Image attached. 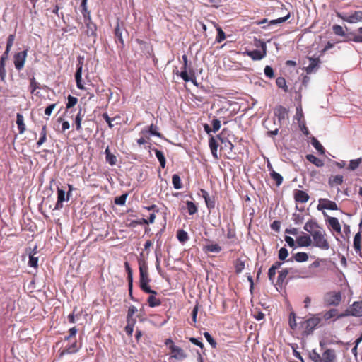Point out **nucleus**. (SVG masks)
<instances>
[{
    "mask_svg": "<svg viewBox=\"0 0 362 362\" xmlns=\"http://www.w3.org/2000/svg\"><path fill=\"white\" fill-rule=\"evenodd\" d=\"M139 267L140 276L139 284L141 289L146 293L157 295V292L151 289L148 286L151 279L148 277L147 263L144 259H139Z\"/></svg>",
    "mask_w": 362,
    "mask_h": 362,
    "instance_id": "nucleus-1",
    "label": "nucleus"
},
{
    "mask_svg": "<svg viewBox=\"0 0 362 362\" xmlns=\"http://www.w3.org/2000/svg\"><path fill=\"white\" fill-rule=\"evenodd\" d=\"M311 235L314 246L323 250H327L329 248V244L326 238V233L323 228H318Z\"/></svg>",
    "mask_w": 362,
    "mask_h": 362,
    "instance_id": "nucleus-2",
    "label": "nucleus"
},
{
    "mask_svg": "<svg viewBox=\"0 0 362 362\" xmlns=\"http://www.w3.org/2000/svg\"><path fill=\"white\" fill-rule=\"evenodd\" d=\"M320 322L321 317H319V315H312L310 318L305 320L302 324V327L304 329L303 333L307 336L311 334Z\"/></svg>",
    "mask_w": 362,
    "mask_h": 362,
    "instance_id": "nucleus-3",
    "label": "nucleus"
},
{
    "mask_svg": "<svg viewBox=\"0 0 362 362\" xmlns=\"http://www.w3.org/2000/svg\"><path fill=\"white\" fill-rule=\"evenodd\" d=\"M341 301V291H329L327 292L323 297V302L326 306H337Z\"/></svg>",
    "mask_w": 362,
    "mask_h": 362,
    "instance_id": "nucleus-4",
    "label": "nucleus"
},
{
    "mask_svg": "<svg viewBox=\"0 0 362 362\" xmlns=\"http://www.w3.org/2000/svg\"><path fill=\"white\" fill-rule=\"evenodd\" d=\"M262 51L255 49L252 51H246L245 52V54L251 57L253 60H261L263 59L267 54V46L264 42L260 40L258 41Z\"/></svg>",
    "mask_w": 362,
    "mask_h": 362,
    "instance_id": "nucleus-5",
    "label": "nucleus"
},
{
    "mask_svg": "<svg viewBox=\"0 0 362 362\" xmlns=\"http://www.w3.org/2000/svg\"><path fill=\"white\" fill-rule=\"evenodd\" d=\"M337 15L339 18L349 23H355L358 21H362V11H356L351 15L343 14L341 13H337Z\"/></svg>",
    "mask_w": 362,
    "mask_h": 362,
    "instance_id": "nucleus-6",
    "label": "nucleus"
},
{
    "mask_svg": "<svg viewBox=\"0 0 362 362\" xmlns=\"http://www.w3.org/2000/svg\"><path fill=\"white\" fill-rule=\"evenodd\" d=\"M228 130L223 129L220 134L217 136V139L221 141V148L227 150L228 153L232 152L233 145L232 143L226 137Z\"/></svg>",
    "mask_w": 362,
    "mask_h": 362,
    "instance_id": "nucleus-7",
    "label": "nucleus"
},
{
    "mask_svg": "<svg viewBox=\"0 0 362 362\" xmlns=\"http://www.w3.org/2000/svg\"><path fill=\"white\" fill-rule=\"evenodd\" d=\"M26 57H27V50H24L23 52H18L14 55L13 62H14L15 67L17 70L20 71L23 68Z\"/></svg>",
    "mask_w": 362,
    "mask_h": 362,
    "instance_id": "nucleus-8",
    "label": "nucleus"
},
{
    "mask_svg": "<svg viewBox=\"0 0 362 362\" xmlns=\"http://www.w3.org/2000/svg\"><path fill=\"white\" fill-rule=\"evenodd\" d=\"M317 208L318 210H322V209L337 210L338 209L337 204L334 202L329 200L327 199H320L319 204Z\"/></svg>",
    "mask_w": 362,
    "mask_h": 362,
    "instance_id": "nucleus-9",
    "label": "nucleus"
},
{
    "mask_svg": "<svg viewBox=\"0 0 362 362\" xmlns=\"http://www.w3.org/2000/svg\"><path fill=\"white\" fill-rule=\"evenodd\" d=\"M70 344L67 345L64 349H63L60 354L59 356H62L65 354H71L76 353L78 349H80V345L77 343L76 340L74 339L73 341H69Z\"/></svg>",
    "mask_w": 362,
    "mask_h": 362,
    "instance_id": "nucleus-10",
    "label": "nucleus"
},
{
    "mask_svg": "<svg viewBox=\"0 0 362 362\" xmlns=\"http://www.w3.org/2000/svg\"><path fill=\"white\" fill-rule=\"evenodd\" d=\"M310 64L307 67H305V70L308 74L315 72L320 67V59L319 57L313 58V57H308Z\"/></svg>",
    "mask_w": 362,
    "mask_h": 362,
    "instance_id": "nucleus-11",
    "label": "nucleus"
},
{
    "mask_svg": "<svg viewBox=\"0 0 362 362\" xmlns=\"http://www.w3.org/2000/svg\"><path fill=\"white\" fill-rule=\"evenodd\" d=\"M169 348L171 352L173 354V357L179 360H182L187 357V354L180 347L175 344H172Z\"/></svg>",
    "mask_w": 362,
    "mask_h": 362,
    "instance_id": "nucleus-12",
    "label": "nucleus"
},
{
    "mask_svg": "<svg viewBox=\"0 0 362 362\" xmlns=\"http://www.w3.org/2000/svg\"><path fill=\"white\" fill-rule=\"evenodd\" d=\"M322 362H336L337 356L335 351L332 349H326L322 355Z\"/></svg>",
    "mask_w": 362,
    "mask_h": 362,
    "instance_id": "nucleus-13",
    "label": "nucleus"
},
{
    "mask_svg": "<svg viewBox=\"0 0 362 362\" xmlns=\"http://www.w3.org/2000/svg\"><path fill=\"white\" fill-rule=\"evenodd\" d=\"M294 199L296 202L305 203L309 199V195L303 190L296 189L293 192Z\"/></svg>",
    "mask_w": 362,
    "mask_h": 362,
    "instance_id": "nucleus-14",
    "label": "nucleus"
},
{
    "mask_svg": "<svg viewBox=\"0 0 362 362\" xmlns=\"http://www.w3.org/2000/svg\"><path fill=\"white\" fill-rule=\"evenodd\" d=\"M66 201V192L64 189L57 188V201L54 209L59 210L63 207V202Z\"/></svg>",
    "mask_w": 362,
    "mask_h": 362,
    "instance_id": "nucleus-15",
    "label": "nucleus"
},
{
    "mask_svg": "<svg viewBox=\"0 0 362 362\" xmlns=\"http://www.w3.org/2000/svg\"><path fill=\"white\" fill-rule=\"evenodd\" d=\"M201 193L205 200L206 205L209 210L215 208V199L214 197H210L205 189H201Z\"/></svg>",
    "mask_w": 362,
    "mask_h": 362,
    "instance_id": "nucleus-16",
    "label": "nucleus"
},
{
    "mask_svg": "<svg viewBox=\"0 0 362 362\" xmlns=\"http://www.w3.org/2000/svg\"><path fill=\"white\" fill-rule=\"evenodd\" d=\"M274 115L281 123L288 117V110L284 107L279 105L275 108Z\"/></svg>",
    "mask_w": 362,
    "mask_h": 362,
    "instance_id": "nucleus-17",
    "label": "nucleus"
},
{
    "mask_svg": "<svg viewBox=\"0 0 362 362\" xmlns=\"http://www.w3.org/2000/svg\"><path fill=\"white\" fill-rule=\"evenodd\" d=\"M350 313L352 316L361 317L362 316V302H354L351 307H349Z\"/></svg>",
    "mask_w": 362,
    "mask_h": 362,
    "instance_id": "nucleus-18",
    "label": "nucleus"
},
{
    "mask_svg": "<svg viewBox=\"0 0 362 362\" xmlns=\"http://www.w3.org/2000/svg\"><path fill=\"white\" fill-rule=\"evenodd\" d=\"M296 243L299 247H308L312 244V239L309 235L304 234L296 238Z\"/></svg>",
    "mask_w": 362,
    "mask_h": 362,
    "instance_id": "nucleus-19",
    "label": "nucleus"
},
{
    "mask_svg": "<svg viewBox=\"0 0 362 362\" xmlns=\"http://www.w3.org/2000/svg\"><path fill=\"white\" fill-rule=\"evenodd\" d=\"M320 228L321 227L318 225V223L313 220H309L307 221L303 227L304 230L310 233L311 235H313L315 231H317V230Z\"/></svg>",
    "mask_w": 362,
    "mask_h": 362,
    "instance_id": "nucleus-20",
    "label": "nucleus"
},
{
    "mask_svg": "<svg viewBox=\"0 0 362 362\" xmlns=\"http://www.w3.org/2000/svg\"><path fill=\"white\" fill-rule=\"evenodd\" d=\"M75 79L76 82L77 88L83 90L84 86L82 84V64H79L77 65L76 72L75 74Z\"/></svg>",
    "mask_w": 362,
    "mask_h": 362,
    "instance_id": "nucleus-21",
    "label": "nucleus"
},
{
    "mask_svg": "<svg viewBox=\"0 0 362 362\" xmlns=\"http://www.w3.org/2000/svg\"><path fill=\"white\" fill-rule=\"evenodd\" d=\"M327 223L330 228H332L334 230L337 232L338 233H341V225L339 222V220L335 217H328Z\"/></svg>",
    "mask_w": 362,
    "mask_h": 362,
    "instance_id": "nucleus-22",
    "label": "nucleus"
},
{
    "mask_svg": "<svg viewBox=\"0 0 362 362\" xmlns=\"http://www.w3.org/2000/svg\"><path fill=\"white\" fill-rule=\"evenodd\" d=\"M85 23L86 25L87 28V35L88 36H92L93 37H96V30H97V26L95 23H93L91 20H86L85 21Z\"/></svg>",
    "mask_w": 362,
    "mask_h": 362,
    "instance_id": "nucleus-23",
    "label": "nucleus"
},
{
    "mask_svg": "<svg viewBox=\"0 0 362 362\" xmlns=\"http://www.w3.org/2000/svg\"><path fill=\"white\" fill-rule=\"evenodd\" d=\"M308 259V255L306 252H297L291 258L288 259V262H293L296 260L298 262H304Z\"/></svg>",
    "mask_w": 362,
    "mask_h": 362,
    "instance_id": "nucleus-24",
    "label": "nucleus"
},
{
    "mask_svg": "<svg viewBox=\"0 0 362 362\" xmlns=\"http://www.w3.org/2000/svg\"><path fill=\"white\" fill-rule=\"evenodd\" d=\"M337 313H338V310L335 308H332V309H330L329 310L326 311L325 313H318L317 315H319V317L321 315L322 317L325 321H328L333 317H337Z\"/></svg>",
    "mask_w": 362,
    "mask_h": 362,
    "instance_id": "nucleus-25",
    "label": "nucleus"
},
{
    "mask_svg": "<svg viewBox=\"0 0 362 362\" xmlns=\"http://www.w3.org/2000/svg\"><path fill=\"white\" fill-rule=\"evenodd\" d=\"M361 232H358L354 238V248L357 254H360L361 251Z\"/></svg>",
    "mask_w": 362,
    "mask_h": 362,
    "instance_id": "nucleus-26",
    "label": "nucleus"
},
{
    "mask_svg": "<svg viewBox=\"0 0 362 362\" xmlns=\"http://www.w3.org/2000/svg\"><path fill=\"white\" fill-rule=\"evenodd\" d=\"M209 147H210V149H211V153H212L214 158H218L217 148L218 146V144L216 139L214 137L211 136L209 139Z\"/></svg>",
    "mask_w": 362,
    "mask_h": 362,
    "instance_id": "nucleus-27",
    "label": "nucleus"
},
{
    "mask_svg": "<svg viewBox=\"0 0 362 362\" xmlns=\"http://www.w3.org/2000/svg\"><path fill=\"white\" fill-rule=\"evenodd\" d=\"M105 154L106 162L108 163L110 165H115L117 163V158L110 152L109 147L106 148Z\"/></svg>",
    "mask_w": 362,
    "mask_h": 362,
    "instance_id": "nucleus-28",
    "label": "nucleus"
},
{
    "mask_svg": "<svg viewBox=\"0 0 362 362\" xmlns=\"http://www.w3.org/2000/svg\"><path fill=\"white\" fill-rule=\"evenodd\" d=\"M306 159L317 167H322L324 165V162L313 154H308L306 156Z\"/></svg>",
    "mask_w": 362,
    "mask_h": 362,
    "instance_id": "nucleus-29",
    "label": "nucleus"
},
{
    "mask_svg": "<svg viewBox=\"0 0 362 362\" xmlns=\"http://www.w3.org/2000/svg\"><path fill=\"white\" fill-rule=\"evenodd\" d=\"M16 124L18 126L19 133L23 134L25 130V125L23 122V116L20 113H17L16 115Z\"/></svg>",
    "mask_w": 362,
    "mask_h": 362,
    "instance_id": "nucleus-30",
    "label": "nucleus"
},
{
    "mask_svg": "<svg viewBox=\"0 0 362 362\" xmlns=\"http://www.w3.org/2000/svg\"><path fill=\"white\" fill-rule=\"evenodd\" d=\"M124 267H125V269L127 272V280H128V287H130V288L132 287H133V272H132V269H131L130 267V265L129 264L126 262L124 263Z\"/></svg>",
    "mask_w": 362,
    "mask_h": 362,
    "instance_id": "nucleus-31",
    "label": "nucleus"
},
{
    "mask_svg": "<svg viewBox=\"0 0 362 362\" xmlns=\"http://www.w3.org/2000/svg\"><path fill=\"white\" fill-rule=\"evenodd\" d=\"M153 151H154L156 156L160 163V167L162 168H164L165 167V163H166V160H165L164 154L163 153L162 151H160L156 148H153Z\"/></svg>",
    "mask_w": 362,
    "mask_h": 362,
    "instance_id": "nucleus-32",
    "label": "nucleus"
},
{
    "mask_svg": "<svg viewBox=\"0 0 362 362\" xmlns=\"http://www.w3.org/2000/svg\"><path fill=\"white\" fill-rule=\"evenodd\" d=\"M289 273V270L287 269H284L279 272L278 278L276 284L279 286H281L286 276Z\"/></svg>",
    "mask_w": 362,
    "mask_h": 362,
    "instance_id": "nucleus-33",
    "label": "nucleus"
},
{
    "mask_svg": "<svg viewBox=\"0 0 362 362\" xmlns=\"http://www.w3.org/2000/svg\"><path fill=\"white\" fill-rule=\"evenodd\" d=\"M206 252L218 253L221 251V247L218 244H209L204 247Z\"/></svg>",
    "mask_w": 362,
    "mask_h": 362,
    "instance_id": "nucleus-34",
    "label": "nucleus"
},
{
    "mask_svg": "<svg viewBox=\"0 0 362 362\" xmlns=\"http://www.w3.org/2000/svg\"><path fill=\"white\" fill-rule=\"evenodd\" d=\"M141 132L143 134L148 132L151 135L156 136H158L159 138L162 137V134L160 132H158L157 126H156L154 124H151L148 127V130L144 129V130H142Z\"/></svg>",
    "mask_w": 362,
    "mask_h": 362,
    "instance_id": "nucleus-35",
    "label": "nucleus"
},
{
    "mask_svg": "<svg viewBox=\"0 0 362 362\" xmlns=\"http://www.w3.org/2000/svg\"><path fill=\"white\" fill-rule=\"evenodd\" d=\"M156 295L151 294V296L148 298V305L151 308L159 306L161 304V301L160 299L156 297Z\"/></svg>",
    "mask_w": 362,
    "mask_h": 362,
    "instance_id": "nucleus-36",
    "label": "nucleus"
},
{
    "mask_svg": "<svg viewBox=\"0 0 362 362\" xmlns=\"http://www.w3.org/2000/svg\"><path fill=\"white\" fill-rule=\"evenodd\" d=\"M37 247H35L33 250V253L29 255V262L28 265L31 267L37 268V262H38V258L34 257V255L37 253L36 252Z\"/></svg>",
    "mask_w": 362,
    "mask_h": 362,
    "instance_id": "nucleus-37",
    "label": "nucleus"
},
{
    "mask_svg": "<svg viewBox=\"0 0 362 362\" xmlns=\"http://www.w3.org/2000/svg\"><path fill=\"white\" fill-rule=\"evenodd\" d=\"M311 144L320 154L324 155L325 153V148L317 139L313 137Z\"/></svg>",
    "mask_w": 362,
    "mask_h": 362,
    "instance_id": "nucleus-38",
    "label": "nucleus"
},
{
    "mask_svg": "<svg viewBox=\"0 0 362 362\" xmlns=\"http://www.w3.org/2000/svg\"><path fill=\"white\" fill-rule=\"evenodd\" d=\"M172 183L173 185V187L175 189H180L182 187V182H181V179H180V177L177 175V174H174L172 177Z\"/></svg>",
    "mask_w": 362,
    "mask_h": 362,
    "instance_id": "nucleus-39",
    "label": "nucleus"
},
{
    "mask_svg": "<svg viewBox=\"0 0 362 362\" xmlns=\"http://www.w3.org/2000/svg\"><path fill=\"white\" fill-rule=\"evenodd\" d=\"M270 177L276 182L277 186L281 185L283 182V177L274 170L270 172Z\"/></svg>",
    "mask_w": 362,
    "mask_h": 362,
    "instance_id": "nucleus-40",
    "label": "nucleus"
},
{
    "mask_svg": "<svg viewBox=\"0 0 362 362\" xmlns=\"http://www.w3.org/2000/svg\"><path fill=\"white\" fill-rule=\"evenodd\" d=\"M343 182V176L342 175H336L332 178H329V184L330 186L333 187L334 185H341Z\"/></svg>",
    "mask_w": 362,
    "mask_h": 362,
    "instance_id": "nucleus-41",
    "label": "nucleus"
},
{
    "mask_svg": "<svg viewBox=\"0 0 362 362\" xmlns=\"http://www.w3.org/2000/svg\"><path fill=\"white\" fill-rule=\"evenodd\" d=\"M187 209L189 215H194L198 211L197 206L191 201L186 202Z\"/></svg>",
    "mask_w": 362,
    "mask_h": 362,
    "instance_id": "nucleus-42",
    "label": "nucleus"
},
{
    "mask_svg": "<svg viewBox=\"0 0 362 362\" xmlns=\"http://www.w3.org/2000/svg\"><path fill=\"white\" fill-rule=\"evenodd\" d=\"M136 323V320H130L127 321V325L125 327V332L129 336H132L134 331V326Z\"/></svg>",
    "mask_w": 362,
    "mask_h": 362,
    "instance_id": "nucleus-43",
    "label": "nucleus"
},
{
    "mask_svg": "<svg viewBox=\"0 0 362 362\" xmlns=\"http://www.w3.org/2000/svg\"><path fill=\"white\" fill-rule=\"evenodd\" d=\"M309 357L313 362H322V356H320L315 349L310 352Z\"/></svg>",
    "mask_w": 362,
    "mask_h": 362,
    "instance_id": "nucleus-44",
    "label": "nucleus"
},
{
    "mask_svg": "<svg viewBox=\"0 0 362 362\" xmlns=\"http://www.w3.org/2000/svg\"><path fill=\"white\" fill-rule=\"evenodd\" d=\"M177 238L181 243H185L189 239L187 233L183 230L177 231Z\"/></svg>",
    "mask_w": 362,
    "mask_h": 362,
    "instance_id": "nucleus-45",
    "label": "nucleus"
},
{
    "mask_svg": "<svg viewBox=\"0 0 362 362\" xmlns=\"http://www.w3.org/2000/svg\"><path fill=\"white\" fill-rule=\"evenodd\" d=\"M14 39H15L14 35H10L8 37L6 48L5 52H4V54L6 56L8 55V53H9V52L11 50V48L13 46V42H14Z\"/></svg>",
    "mask_w": 362,
    "mask_h": 362,
    "instance_id": "nucleus-46",
    "label": "nucleus"
},
{
    "mask_svg": "<svg viewBox=\"0 0 362 362\" xmlns=\"http://www.w3.org/2000/svg\"><path fill=\"white\" fill-rule=\"evenodd\" d=\"M245 268V262L240 259H238L235 262V269L237 274H240Z\"/></svg>",
    "mask_w": 362,
    "mask_h": 362,
    "instance_id": "nucleus-47",
    "label": "nucleus"
},
{
    "mask_svg": "<svg viewBox=\"0 0 362 362\" xmlns=\"http://www.w3.org/2000/svg\"><path fill=\"white\" fill-rule=\"evenodd\" d=\"M361 162V158L351 160L350 161L348 169L350 170H356V168H358Z\"/></svg>",
    "mask_w": 362,
    "mask_h": 362,
    "instance_id": "nucleus-48",
    "label": "nucleus"
},
{
    "mask_svg": "<svg viewBox=\"0 0 362 362\" xmlns=\"http://www.w3.org/2000/svg\"><path fill=\"white\" fill-rule=\"evenodd\" d=\"M288 323L292 329H295L296 328L297 323L296 322V314L293 312H291L289 315Z\"/></svg>",
    "mask_w": 362,
    "mask_h": 362,
    "instance_id": "nucleus-49",
    "label": "nucleus"
},
{
    "mask_svg": "<svg viewBox=\"0 0 362 362\" xmlns=\"http://www.w3.org/2000/svg\"><path fill=\"white\" fill-rule=\"evenodd\" d=\"M137 312V308L132 305L128 309L127 316V321H129L130 320H136L133 317L134 315Z\"/></svg>",
    "mask_w": 362,
    "mask_h": 362,
    "instance_id": "nucleus-50",
    "label": "nucleus"
},
{
    "mask_svg": "<svg viewBox=\"0 0 362 362\" xmlns=\"http://www.w3.org/2000/svg\"><path fill=\"white\" fill-rule=\"evenodd\" d=\"M204 336L206 338V341L210 344V345L211 346L212 348L216 347V345H217L216 341L214 339V338L211 337V335L209 332H205L204 333Z\"/></svg>",
    "mask_w": 362,
    "mask_h": 362,
    "instance_id": "nucleus-51",
    "label": "nucleus"
},
{
    "mask_svg": "<svg viewBox=\"0 0 362 362\" xmlns=\"http://www.w3.org/2000/svg\"><path fill=\"white\" fill-rule=\"evenodd\" d=\"M127 194H124L119 197H117L115 199V204L117 205L122 206L125 204Z\"/></svg>",
    "mask_w": 362,
    "mask_h": 362,
    "instance_id": "nucleus-52",
    "label": "nucleus"
},
{
    "mask_svg": "<svg viewBox=\"0 0 362 362\" xmlns=\"http://www.w3.org/2000/svg\"><path fill=\"white\" fill-rule=\"evenodd\" d=\"M67 100H68V102L66 103V108L67 109H69V108L74 107L77 103V102H78L77 98L74 97V96L70 95L68 96Z\"/></svg>",
    "mask_w": 362,
    "mask_h": 362,
    "instance_id": "nucleus-53",
    "label": "nucleus"
},
{
    "mask_svg": "<svg viewBox=\"0 0 362 362\" xmlns=\"http://www.w3.org/2000/svg\"><path fill=\"white\" fill-rule=\"evenodd\" d=\"M217 36L216 37V40L217 42H221L226 39V35L223 30L220 28H217Z\"/></svg>",
    "mask_w": 362,
    "mask_h": 362,
    "instance_id": "nucleus-54",
    "label": "nucleus"
},
{
    "mask_svg": "<svg viewBox=\"0 0 362 362\" xmlns=\"http://www.w3.org/2000/svg\"><path fill=\"white\" fill-rule=\"evenodd\" d=\"M115 35L118 39V40L123 45L124 44V40L122 39V31L120 30L119 24L118 22H117V26H116V28L115 29Z\"/></svg>",
    "mask_w": 362,
    "mask_h": 362,
    "instance_id": "nucleus-55",
    "label": "nucleus"
},
{
    "mask_svg": "<svg viewBox=\"0 0 362 362\" xmlns=\"http://www.w3.org/2000/svg\"><path fill=\"white\" fill-rule=\"evenodd\" d=\"M252 315L257 320H262L264 318V314L257 308L252 311Z\"/></svg>",
    "mask_w": 362,
    "mask_h": 362,
    "instance_id": "nucleus-56",
    "label": "nucleus"
},
{
    "mask_svg": "<svg viewBox=\"0 0 362 362\" xmlns=\"http://www.w3.org/2000/svg\"><path fill=\"white\" fill-rule=\"evenodd\" d=\"M333 32L334 34L339 35V36H344L345 33L343 30V28L341 25H334L332 27Z\"/></svg>",
    "mask_w": 362,
    "mask_h": 362,
    "instance_id": "nucleus-57",
    "label": "nucleus"
},
{
    "mask_svg": "<svg viewBox=\"0 0 362 362\" xmlns=\"http://www.w3.org/2000/svg\"><path fill=\"white\" fill-rule=\"evenodd\" d=\"M288 255V252L286 248L281 247L279 251V259L280 260H285Z\"/></svg>",
    "mask_w": 362,
    "mask_h": 362,
    "instance_id": "nucleus-58",
    "label": "nucleus"
},
{
    "mask_svg": "<svg viewBox=\"0 0 362 362\" xmlns=\"http://www.w3.org/2000/svg\"><path fill=\"white\" fill-rule=\"evenodd\" d=\"M81 13L83 16V18H84V21H86V20H90V12L88 11V8H87V4H85V6H81Z\"/></svg>",
    "mask_w": 362,
    "mask_h": 362,
    "instance_id": "nucleus-59",
    "label": "nucleus"
},
{
    "mask_svg": "<svg viewBox=\"0 0 362 362\" xmlns=\"http://www.w3.org/2000/svg\"><path fill=\"white\" fill-rule=\"evenodd\" d=\"M264 74L267 77L272 78L274 76V70L270 66H266L264 68Z\"/></svg>",
    "mask_w": 362,
    "mask_h": 362,
    "instance_id": "nucleus-60",
    "label": "nucleus"
},
{
    "mask_svg": "<svg viewBox=\"0 0 362 362\" xmlns=\"http://www.w3.org/2000/svg\"><path fill=\"white\" fill-rule=\"evenodd\" d=\"M289 16H290L289 14H288L285 17L279 18L275 19V20H272L269 22V25H276V24H279V23H284V22H285L289 18Z\"/></svg>",
    "mask_w": 362,
    "mask_h": 362,
    "instance_id": "nucleus-61",
    "label": "nucleus"
},
{
    "mask_svg": "<svg viewBox=\"0 0 362 362\" xmlns=\"http://www.w3.org/2000/svg\"><path fill=\"white\" fill-rule=\"evenodd\" d=\"M211 124L213 127L212 131L214 132H216L221 127V122L219 119L215 118L211 121Z\"/></svg>",
    "mask_w": 362,
    "mask_h": 362,
    "instance_id": "nucleus-62",
    "label": "nucleus"
},
{
    "mask_svg": "<svg viewBox=\"0 0 362 362\" xmlns=\"http://www.w3.org/2000/svg\"><path fill=\"white\" fill-rule=\"evenodd\" d=\"M180 76L185 82H188L191 80L187 74V69H185V67H182Z\"/></svg>",
    "mask_w": 362,
    "mask_h": 362,
    "instance_id": "nucleus-63",
    "label": "nucleus"
},
{
    "mask_svg": "<svg viewBox=\"0 0 362 362\" xmlns=\"http://www.w3.org/2000/svg\"><path fill=\"white\" fill-rule=\"evenodd\" d=\"M30 88H31V93H33L36 89L40 88L39 83L35 81V78L33 77L30 78Z\"/></svg>",
    "mask_w": 362,
    "mask_h": 362,
    "instance_id": "nucleus-64",
    "label": "nucleus"
}]
</instances>
